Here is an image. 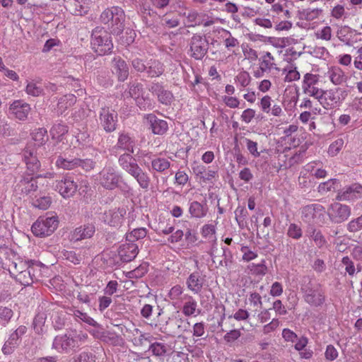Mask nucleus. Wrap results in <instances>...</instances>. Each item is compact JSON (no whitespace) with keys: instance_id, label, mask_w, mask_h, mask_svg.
<instances>
[{"instance_id":"1","label":"nucleus","mask_w":362,"mask_h":362,"mask_svg":"<svg viewBox=\"0 0 362 362\" xmlns=\"http://www.w3.org/2000/svg\"><path fill=\"white\" fill-rule=\"evenodd\" d=\"M88 336L82 331L71 330L63 335L55 337L52 348L59 353H68L86 342Z\"/></svg>"},{"instance_id":"2","label":"nucleus","mask_w":362,"mask_h":362,"mask_svg":"<svg viewBox=\"0 0 362 362\" xmlns=\"http://www.w3.org/2000/svg\"><path fill=\"white\" fill-rule=\"evenodd\" d=\"M120 167L132 176L137 182L139 187L147 191L151 183L148 174L137 164L136 160L129 153L121 155L118 160Z\"/></svg>"},{"instance_id":"3","label":"nucleus","mask_w":362,"mask_h":362,"mask_svg":"<svg viewBox=\"0 0 362 362\" xmlns=\"http://www.w3.org/2000/svg\"><path fill=\"white\" fill-rule=\"evenodd\" d=\"M347 91L342 88H333L327 90L322 89L317 102L322 107L330 110L339 107L347 97Z\"/></svg>"},{"instance_id":"4","label":"nucleus","mask_w":362,"mask_h":362,"mask_svg":"<svg viewBox=\"0 0 362 362\" xmlns=\"http://www.w3.org/2000/svg\"><path fill=\"white\" fill-rule=\"evenodd\" d=\"M90 44L93 51L100 56L110 53L113 48L110 34L100 27H96L92 31Z\"/></svg>"},{"instance_id":"5","label":"nucleus","mask_w":362,"mask_h":362,"mask_svg":"<svg viewBox=\"0 0 362 362\" xmlns=\"http://www.w3.org/2000/svg\"><path fill=\"white\" fill-rule=\"evenodd\" d=\"M125 15L118 6L105 9L100 15L101 21L107 25L114 34H119L124 28Z\"/></svg>"},{"instance_id":"6","label":"nucleus","mask_w":362,"mask_h":362,"mask_svg":"<svg viewBox=\"0 0 362 362\" xmlns=\"http://www.w3.org/2000/svg\"><path fill=\"white\" fill-rule=\"evenodd\" d=\"M58 223V218L56 216H40L32 225L31 230L36 237H47L54 232Z\"/></svg>"},{"instance_id":"7","label":"nucleus","mask_w":362,"mask_h":362,"mask_svg":"<svg viewBox=\"0 0 362 362\" xmlns=\"http://www.w3.org/2000/svg\"><path fill=\"white\" fill-rule=\"evenodd\" d=\"M305 303L312 307L322 306L325 302V292L320 284L310 282L301 288Z\"/></svg>"},{"instance_id":"8","label":"nucleus","mask_w":362,"mask_h":362,"mask_svg":"<svg viewBox=\"0 0 362 362\" xmlns=\"http://www.w3.org/2000/svg\"><path fill=\"white\" fill-rule=\"evenodd\" d=\"M98 180L103 188L108 190H113L119 187L122 178L115 168L108 166L105 167L100 172Z\"/></svg>"},{"instance_id":"9","label":"nucleus","mask_w":362,"mask_h":362,"mask_svg":"<svg viewBox=\"0 0 362 362\" xmlns=\"http://www.w3.org/2000/svg\"><path fill=\"white\" fill-rule=\"evenodd\" d=\"M320 76L319 74L306 73L302 81L303 93L317 100L322 88L319 87Z\"/></svg>"},{"instance_id":"10","label":"nucleus","mask_w":362,"mask_h":362,"mask_svg":"<svg viewBox=\"0 0 362 362\" xmlns=\"http://www.w3.org/2000/svg\"><path fill=\"white\" fill-rule=\"evenodd\" d=\"M327 213L332 222L341 223L349 218L351 211L348 205L342 204L339 202H334L329 206Z\"/></svg>"},{"instance_id":"11","label":"nucleus","mask_w":362,"mask_h":362,"mask_svg":"<svg viewBox=\"0 0 362 362\" xmlns=\"http://www.w3.org/2000/svg\"><path fill=\"white\" fill-rule=\"evenodd\" d=\"M128 94L129 97L134 99L141 110H150L153 107L151 99L148 96L144 95V88L141 84L138 83L132 84L129 87Z\"/></svg>"},{"instance_id":"12","label":"nucleus","mask_w":362,"mask_h":362,"mask_svg":"<svg viewBox=\"0 0 362 362\" xmlns=\"http://www.w3.org/2000/svg\"><path fill=\"white\" fill-rule=\"evenodd\" d=\"M191 57L195 59H202L208 50V42L204 37L199 35H194L190 40Z\"/></svg>"},{"instance_id":"13","label":"nucleus","mask_w":362,"mask_h":362,"mask_svg":"<svg viewBox=\"0 0 362 362\" xmlns=\"http://www.w3.org/2000/svg\"><path fill=\"white\" fill-rule=\"evenodd\" d=\"M26 332L27 327L25 326L21 325L13 332H12L2 347V352L4 354H11L18 346L22 336H23Z\"/></svg>"},{"instance_id":"14","label":"nucleus","mask_w":362,"mask_h":362,"mask_svg":"<svg viewBox=\"0 0 362 362\" xmlns=\"http://www.w3.org/2000/svg\"><path fill=\"white\" fill-rule=\"evenodd\" d=\"M127 214L125 207L110 209L104 214V221L112 227H120Z\"/></svg>"},{"instance_id":"15","label":"nucleus","mask_w":362,"mask_h":362,"mask_svg":"<svg viewBox=\"0 0 362 362\" xmlns=\"http://www.w3.org/2000/svg\"><path fill=\"white\" fill-rule=\"evenodd\" d=\"M218 33L225 48L229 52L228 54L232 55V57L238 55L240 47L239 40L233 37L229 30L224 28H221Z\"/></svg>"},{"instance_id":"16","label":"nucleus","mask_w":362,"mask_h":362,"mask_svg":"<svg viewBox=\"0 0 362 362\" xmlns=\"http://www.w3.org/2000/svg\"><path fill=\"white\" fill-rule=\"evenodd\" d=\"M100 121L106 132H113L117 126V114L108 107L102 108L100 112Z\"/></svg>"},{"instance_id":"17","label":"nucleus","mask_w":362,"mask_h":362,"mask_svg":"<svg viewBox=\"0 0 362 362\" xmlns=\"http://www.w3.org/2000/svg\"><path fill=\"white\" fill-rule=\"evenodd\" d=\"M117 252L118 256L122 262H129L137 256L139 247L136 243L126 240V243L119 247Z\"/></svg>"},{"instance_id":"18","label":"nucleus","mask_w":362,"mask_h":362,"mask_svg":"<svg viewBox=\"0 0 362 362\" xmlns=\"http://www.w3.org/2000/svg\"><path fill=\"white\" fill-rule=\"evenodd\" d=\"M28 103L21 100H14L9 106V113L20 120H25L30 112Z\"/></svg>"},{"instance_id":"19","label":"nucleus","mask_w":362,"mask_h":362,"mask_svg":"<svg viewBox=\"0 0 362 362\" xmlns=\"http://www.w3.org/2000/svg\"><path fill=\"white\" fill-rule=\"evenodd\" d=\"M77 185L70 177L58 181L56 185V189L64 198L72 197L77 190Z\"/></svg>"},{"instance_id":"20","label":"nucleus","mask_w":362,"mask_h":362,"mask_svg":"<svg viewBox=\"0 0 362 362\" xmlns=\"http://www.w3.org/2000/svg\"><path fill=\"white\" fill-rule=\"evenodd\" d=\"M324 208L320 204H313L307 205L302 209V218L306 223H313L315 218L322 214Z\"/></svg>"},{"instance_id":"21","label":"nucleus","mask_w":362,"mask_h":362,"mask_svg":"<svg viewBox=\"0 0 362 362\" xmlns=\"http://www.w3.org/2000/svg\"><path fill=\"white\" fill-rule=\"evenodd\" d=\"M95 232V227L93 223L81 225L74 229L71 233V240L79 241L83 239L90 238Z\"/></svg>"},{"instance_id":"22","label":"nucleus","mask_w":362,"mask_h":362,"mask_svg":"<svg viewBox=\"0 0 362 362\" xmlns=\"http://www.w3.org/2000/svg\"><path fill=\"white\" fill-rule=\"evenodd\" d=\"M150 92L157 95L158 100L164 105H168L171 103L173 95L170 91L163 88L159 83H153L148 88Z\"/></svg>"},{"instance_id":"23","label":"nucleus","mask_w":362,"mask_h":362,"mask_svg":"<svg viewBox=\"0 0 362 362\" xmlns=\"http://www.w3.org/2000/svg\"><path fill=\"white\" fill-rule=\"evenodd\" d=\"M147 122L150 124L152 132L155 134L162 135L168 129L167 122L158 119L153 114H148L144 116Z\"/></svg>"},{"instance_id":"24","label":"nucleus","mask_w":362,"mask_h":362,"mask_svg":"<svg viewBox=\"0 0 362 362\" xmlns=\"http://www.w3.org/2000/svg\"><path fill=\"white\" fill-rule=\"evenodd\" d=\"M337 36L341 42L347 45H352L357 41L358 34L350 27L344 25L338 29Z\"/></svg>"},{"instance_id":"25","label":"nucleus","mask_w":362,"mask_h":362,"mask_svg":"<svg viewBox=\"0 0 362 362\" xmlns=\"http://www.w3.org/2000/svg\"><path fill=\"white\" fill-rule=\"evenodd\" d=\"M322 10L320 8H308L300 12V18L306 21L308 28L314 29L317 25V20L322 15Z\"/></svg>"},{"instance_id":"26","label":"nucleus","mask_w":362,"mask_h":362,"mask_svg":"<svg viewBox=\"0 0 362 362\" xmlns=\"http://www.w3.org/2000/svg\"><path fill=\"white\" fill-rule=\"evenodd\" d=\"M113 72L121 81H125L129 76V68L126 62L119 57H115L112 61Z\"/></svg>"},{"instance_id":"27","label":"nucleus","mask_w":362,"mask_h":362,"mask_svg":"<svg viewBox=\"0 0 362 362\" xmlns=\"http://www.w3.org/2000/svg\"><path fill=\"white\" fill-rule=\"evenodd\" d=\"M23 158L27 165L28 170H29L31 174H34L37 172L40 167V163L34 150L29 148L25 149L23 152Z\"/></svg>"},{"instance_id":"28","label":"nucleus","mask_w":362,"mask_h":362,"mask_svg":"<svg viewBox=\"0 0 362 362\" xmlns=\"http://www.w3.org/2000/svg\"><path fill=\"white\" fill-rule=\"evenodd\" d=\"M327 74L331 83L335 86L342 84L346 82L347 79L344 71L337 66H333L329 68Z\"/></svg>"},{"instance_id":"29","label":"nucleus","mask_w":362,"mask_h":362,"mask_svg":"<svg viewBox=\"0 0 362 362\" xmlns=\"http://www.w3.org/2000/svg\"><path fill=\"white\" fill-rule=\"evenodd\" d=\"M134 142L132 138L127 134L122 133L119 134L117 143L113 149L125 151L132 156L134 153Z\"/></svg>"},{"instance_id":"30","label":"nucleus","mask_w":362,"mask_h":362,"mask_svg":"<svg viewBox=\"0 0 362 362\" xmlns=\"http://www.w3.org/2000/svg\"><path fill=\"white\" fill-rule=\"evenodd\" d=\"M181 298L184 300L182 308L183 315L187 317L195 315L197 311V300L192 296L188 294H185Z\"/></svg>"},{"instance_id":"31","label":"nucleus","mask_w":362,"mask_h":362,"mask_svg":"<svg viewBox=\"0 0 362 362\" xmlns=\"http://www.w3.org/2000/svg\"><path fill=\"white\" fill-rule=\"evenodd\" d=\"M186 285L192 292L198 293L202 288L203 279L198 272H193L187 279Z\"/></svg>"},{"instance_id":"32","label":"nucleus","mask_w":362,"mask_h":362,"mask_svg":"<svg viewBox=\"0 0 362 362\" xmlns=\"http://www.w3.org/2000/svg\"><path fill=\"white\" fill-rule=\"evenodd\" d=\"M259 69L262 72H269L272 69H279L275 63V59L269 52L263 53L259 59Z\"/></svg>"},{"instance_id":"33","label":"nucleus","mask_w":362,"mask_h":362,"mask_svg":"<svg viewBox=\"0 0 362 362\" xmlns=\"http://www.w3.org/2000/svg\"><path fill=\"white\" fill-rule=\"evenodd\" d=\"M189 213L192 218H202L206 216L208 207L206 204H203L194 201L189 204Z\"/></svg>"},{"instance_id":"34","label":"nucleus","mask_w":362,"mask_h":362,"mask_svg":"<svg viewBox=\"0 0 362 362\" xmlns=\"http://www.w3.org/2000/svg\"><path fill=\"white\" fill-rule=\"evenodd\" d=\"M79 158H64L62 156H59L55 162L57 168L71 170L78 167Z\"/></svg>"},{"instance_id":"35","label":"nucleus","mask_w":362,"mask_h":362,"mask_svg":"<svg viewBox=\"0 0 362 362\" xmlns=\"http://www.w3.org/2000/svg\"><path fill=\"white\" fill-rule=\"evenodd\" d=\"M68 131L69 128L65 124L57 123L51 128L50 135L52 139L62 141Z\"/></svg>"},{"instance_id":"36","label":"nucleus","mask_w":362,"mask_h":362,"mask_svg":"<svg viewBox=\"0 0 362 362\" xmlns=\"http://www.w3.org/2000/svg\"><path fill=\"white\" fill-rule=\"evenodd\" d=\"M305 150L304 148H300L298 151H295L291 155H285V156L286 157L285 161L286 167H291L293 166L294 165L303 162L305 157Z\"/></svg>"},{"instance_id":"37","label":"nucleus","mask_w":362,"mask_h":362,"mask_svg":"<svg viewBox=\"0 0 362 362\" xmlns=\"http://www.w3.org/2000/svg\"><path fill=\"white\" fill-rule=\"evenodd\" d=\"M76 98L74 94H67L61 97L57 103L58 111L62 114L66 110L75 104Z\"/></svg>"},{"instance_id":"38","label":"nucleus","mask_w":362,"mask_h":362,"mask_svg":"<svg viewBox=\"0 0 362 362\" xmlns=\"http://www.w3.org/2000/svg\"><path fill=\"white\" fill-rule=\"evenodd\" d=\"M170 166V162L165 158H156L151 160V168L149 170H153L158 173H163L168 170Z\"/></svg>"},{"instance_id":"39","label":"nucleus","mask_w":362,"mask_h":362,"mask_svg":"<svg viewBox=\"0 0 362 362\" xmlns=\"http://www.w3.org/2000/svg\"><path fill=\"white\" fill-rule=\"evenodd\" d=\"M163 64L156 60L151 61L147 64L146 71L150 77H158L163 73Z\"/></svg>"},{"instance_id":"40","label":"nucleus","mask_w":362,"mask_h":362,"mask_svg":"<svg viewBox=\"0 0 362 362\" xmlns=\"http://www.w3.org/2000/svg\"><path fill=\"white\" fill-rule=\"evenodd\" d=\"M33 267H27L15 277L16 281H19L23 286H28L34 281V278L31 274Z\"/></svg>"},{"instance_id":"41","label":"nucleus","mask_w":362,"mask_h":362,"mask_svg":"<svg viewBox=\"0 0 362 362\" xmlns=\"http://www.w3.org/2000/svg\"><path fill=\"white\" fill-rule=\"evenodd\" d=\"M73 315L75 320L78 322H83L88 325L98 327L100 325L86 313H83L79 310H74Z\"/></svg>"},{"instance_id":"42","label":"nucleus","mask_w":362,"mask_h":362,"mask_svg":"<svg viewBox=\"0 0 362 362\" xmlns=\"http://www.w3.org/2000/svg\"><path fill=\"white\" fill-rule=\"evenodd\" d=\"M174 224L168 219L166 221H160L156 226L155 230L158 235H169L174 231Z\"/></svg>"},{"instance_id":"43","label":"nucleus","mask_w":362,"mask_h":362,"mask_svg":"<svg viewBox=\"0 0 362 362\" xmlns=\"http://www.w3.org/2000/svg\"><path fill=\"white\" fill-rule=\"evenodd\" d=\"M51 202V198L45 195L40 197L35 196L31 201L32 205L34 207L42 210L47 209L49 207Z\"/></svg>"},{"instance_id":"44","label":"nucleus","mask_w":362,"mask_h":362,"mask_svg":"<svg viewBox=\"0 0 362 362\" xmlns=\"http://www.w3.org/2000/svg\"><path fill=\"white\" fill-rule=\"evenodd\" d=\"M19 187L22 192L25 194H30L35 192L37 187V182L33 177L30 180L28 178H23L19 183Z\"/></svg>"},{"instance_id":"45","label":"nucleus","mask_w":362,"mask_h":362,"mask_svg":"<svg viewBox=\"0 0 362 362\" xmlns=\"http://www.w3.org/2000/svg\"><path fill=\"white\" fill-rule=\"evenodd\" d=\"M32 136L35 145L40 146L47 142L48 139L47 131L45 128H39L33 132Z\"/></svg>"},{"instance_id":"46","label":"nucleus","mask_w":362,"mask_h":362,"mask_svg":"<svg viewBox=\"0 0 362 362\" xmlns=\"http://www.w3.org/2000/svg\"><path fill=\"white\" fill-rule=\"evenodd\" d=\"M283 74H285L284 81L286 82H292L300 79V73L297 71V68L293 65L288 66L283 69Z\"/></svg>"},{"instance_id":"47","label":"nucleus","mask_w":362,"mask_h":362,"mask_svg":"<svg viewBox=\"0 0 362 362\" xmlns=\"http://www.w3.org/2000/svg\"><path fill=\"white\" fill-rule=\"evenodd\" d=\"M100 339L114 346L119 345L122 338L114 332H104L101 334Z\"/></svg>"},{"instance_id":"48","label":"nucleus","mask_w":362,"mask_h":362,"mask_svg":"<svg viewBox=\"0 0 362 362\" xmlns=\"http://www.w3.org/2000/svg\"><path fill=\"white\" fill-rule=\"evenodd\" d=\"M202 235L210 242H216V226L214 224H205L201 230Z\"/></svg>"},{"instance_id":"49","label":"nucleus","mask_w":362,"mask_h":362,"mask_svg":"<svg viewBox=\"0 0 362 362\" xmlns=\"http://www.w3.org/2000/svg\"><path fill=\"white\" fill-rule=\"evenodd\" d=\"M42 91L43 89L40 82L35 81L28 82L25 88V92L27 94L37 97L40 95L42 93Z\"/></svg>"},{"instance_id":"50","label":"nucleus","mask_w":362,"mask_h":362,"mask_svg":"<svg viewBox=\"0 0 362 362\" xmlns=\"http://www.w3.org/2000/svg\"><path fill=\"white\" fill-rule=\"evenodd\" d=\"M247 269L250 272L256 276H264L267 270V267L266 266L265 260L263 259L259 264H250L247 266Z\"/></svg>"},{"instance_id":"51","label":"nucleus","mask_w":362,"mask_h":362,"mask_svg":"<svg viewBox=\"0 0 362 362\" xmlns=\"http://www.w3.org/2000/svg\"><path fill=\"white\" fill-rule=\"evenodd\" d=\"M314 36L317 40L329 41L332 37V30L330 26L326 25L317 29L314 33Z\"/></svg>"},{"instance_id":"52","label":"nucleus","mask_w":362,"mask_h":362,"mask_svg":"<svg viewBox=\"0 0 362 362\" xmlns=\"http://www.w3.org/2000/svg\"><path fill=\"white\" fill-rule=\"evenodd\" d=\"M146 234L147 231L146 228H136L126 235V240L128 242L134 243L136 240L145 238Z\"/></svg>"},{"instance_id":"53","label":"nucleus","mask_w":362,"mask_h":362,"mask_svg":"<svg viewBox=\"0 0 362 362\" xmlns=\"http://www.w3.org/2000/svg\"><path fill=\"white\" fill-rule=\"evenodd\" d=\"M341 263L344 266L346 272L349 276H353L356 273L354 262L348 256H345L342 258ZM357 272H359L361 271V267L359 265L357 266Z\"/></svg>"},{"instance_id":"54","label":"nucleus","mask_w":362,"mask_h":362,"mask_svg":"<svg viewBox=\"0 0 362 362\" xmlns=\"http://www.w3.org/2000/svg\"><path fill=\"white\" fill-rule=\"evenodd\" d=\"M28 267L27 264L23 261L12 262L8 265V271L10 274L15 278L17 275L21 273L23 269Z\"/></svg>"},{"instance_id":"55","label":"nucleus","mask_w":362,"mask_h":362,"mask_svg":"<svg viewBox=\"0 0 362 362\" xmlns=\"http://www.w3.org/2000/svg\"><path fill=\"white\" fill-rule=\"evenodd\" d=\"M344 141L342 138H339L334 141L329 146L328 154L330 156H337L339 151L343 148Z\"/></svg>"},{"instance_id":"56","label":"nucleus","mask_w":362,"mask_h":362,"mask_svg":"<svg viewBox=\"0 0 362 362\" xmlns=\"http://www.w3.org/2000/svg\"><path fill=\"white\" fill-rule=\"evenodd\" d=\"M339 182L337 179H330L325 182L320 183L318 187V190L321 193H325L329 191L335 190L336 187L338 186Z\"/></svg>"},{"instance_id":"57","label":"nucleus","mask_w":362,"mask_h":362,"mask_svg":"<svg viewBox=\"0 0 362 362\" xmlns=\"http://www.w3.org/2000/svg\"><path fill=\"white\" fill-rule=\"evenodd\" d=\"M336 199L339 201H349L355 199L354 194L353 193L351 186H348L343 188L340 190Z\"/></svg>"},{"instance_id":"58","label":"nucleus","mask_w":362,"mask_h":362,"mask_svg":"<svg viewBox=\"0 0 362 362\" xmlns=\"http://www.w3.org/2000/svg\"><path fill=\"white\" fill-rule=\"evenodd\" d=\"M203 16V13H198L195 11H189L187 15V20L188 26L200 25L201 18Z\"/></svg>"},{"instance_id":"59","label":"nucleus","mask_w":362,"mask_h":362,"mask_svg":"<svg viewBox=\"0 0 362 362\" xmlns=\"http://www.w3.org/2000/svg\"><path fill=\"white\" fill-rule=\"evenodd\" d=\"M302 230L296 223H291L287 230V235L291 238L298 240L302 237Z\"/></svg>"},{"instance_id":"60","label":"nucleus","mask_w":362,"mask_h":362,"mask_svg":"<svg viewBox=\"0 0 362 362\" xmlns=\"http://www.w3.org/2000/svg\"><path fill=\"white\" fill-rule=\"evenodd\" d=\"M62 258L69 260L74 264H78L81 262V258L76 252L69 250H63L62 252Z\"/></svg>"},{"instance_id":"61","label":"nucleus","mask_w":362,"mask_h":362,"mask_svg":"<svg viewBox=\"0 0 362 362\" xmlns=\"http://www.w3.org/2000/svg\"><path fill=\"white\" fill-rule=\"evenodd\" d=\"M212 55L215 57L216 61L223 64H226L234 60V57H232V55H227L226 52H213Z\"/></svg>"},{"instance_id":"62","label":"nucleus","mask_w":362,"mask_h":362,"mask_svg":"<svg viewBox=\"0 0 362 362\" xmlns=\"http://www.w3.org/2000/svg\"><path fill=\"white\" fill-rule=\"evenodd\" d=\"M311 54L316 58L323 59H326L329 55V51L325 47L321 46L313 47Z\"/></svg>"},{"instance_id":"63","label":"nucleus","mask_w":362,"mask_h":362,"mask_svg":"<svg viewBox=\"0 0 362 362\" xmlns=\"http://www.w3.org/2000/svg\"><path fill=\"white\" fill-rule=\"evenodd\" d=\"M149 350L153 355L160 356L165 354L166 347L165 344L162 343L155 342L151 345Z\"/></svg>"},{"instance_id":"64","label":"nucleus","mask_w":362,"mask_h":362,"mask_svg":"<svg viewBox=\"0 0 362 362\" xmlns=\"http://www.w3.org/2000/svg\"><path fill=\"white\" fill-rule=\"evenodd\" d=\"M362 229V215L351 220L347 224V230L350 232H357Z\"/></svg>"}]
</instances>
